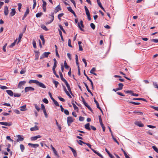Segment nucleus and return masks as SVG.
Here are the masks:
<instances>
[{"mask_svg":"<svg viewBox=\"0 0 158 158\" xmlns=\"http://www.w3.org/2000/svg\"><path fill=\"white\" fill-rule=\"evenodd\" d=\"M63 15H64V14L63 13L60 14H59L58 15V19L60 20L61 19V18H60Z\"/></svg>","mask_w":158,"mask_h":158,"instance_id":"51","label":"nucleus"},{"mask_svg":"<svg viewBox=\"0 0 158 158\" xmlns=\"http://www.w3.org/2000/svg\"><path fill=\"white\" fill-rule=\"evenodd\" d=\"M59 27L60 28V29L63 31V32L65 34L66 32H65V31L64 30L62 26L60 24H59Z\"/></svg>","mask_w":158,"mask_h":158,"instance_id":"36","label":"nucleus"},{"mask_svg":"<svg viewBox=\"0 0 158 158\" xmlns=\"http://www.w3.org/2000/svg\"><path fill=\"white\" fill-rule=\"evenodd\" d=\"M35 60H37L38 59L39 56V51H35Z\"/></svg>","mask_w":158,"mask_h":158,"instance_id":"24","label":"nucleus"},{"mask_svg":"<svg viewBox=\"0 0 158 158\" xmlns=\"http://www.w3.org/2000/svg\"><path fill=\"white\" fill-rule=\"evenodd\" d=\"M35 109L39 111L40 110V108L39 107V106H38L36 104H35Z\"/></svg>","mask_w":158,"mask_h":158,"instance_id":"50","label":"nucleus"},{"mask_svg":"<svg viewBox=\"0 0 158 158\" xmlns=\"http://www.w3.org/2000/svg\"><path fill=\"white\" fill-rule=\"evenodd\" d=\"M59 32L60 35V36L61 37V40L63 41H64V39H63V36H62V32L59 29Z\"/></svg>","mask_w":158,"mask_h":158,"instance_id":"31","label":"nucleus"},{"mask_svg":"<svg viewBox=\"0 0 158 158\" xmlns=\"http://www.w3.org/2000/svg\"><path fill=\"white\" fill-rule=\"evenodd\" d=\"M69 148L71 150L72 152H73L74 156L75 157H76L77 156V153L75 149H74L73 148H72V147H69Z\"/></svg>","mask_w":158,"mask_h":158,"instance_id":"11","label":"nucleus"},{"mask_svg":"<svg viewBox=\"0 0 158 158\" xmlns=\"http://www.w3.org/2000/svg\"><path fill=\"white\" fill-rule=\"evenodd\" d=\"M52 82L53 84H55L56 87L57 88V85L59 84L58 82L54 80H53Z\"/></svg>","mask_w":158,"mask_h":158,"instance_id":"28","label":"nucleus"},{"mask_svg":"<svg viewBox=\"0 0 158 158\" xmlns=\"http://www.w3.org/2000/svg\"><path fill=\"white\" fill-rule=\"evenodd\" d=\"M29 9L28 8L27 9L26 11L25 12L24 15H25L27 16V15L29 13Z\"/></svg>","mask_w":158,"mask_h":158,"instance_id":"57","label":"nucleus"},{"mask_svg":"<svg viewBox=\"0 0 158 158\" xmlns=\"http://www.w3.org/2000/svg\"><path fill=\"white\" fill-rule=\"evenodd\" d=\"M132 99L133 100H143V101H144L146 102H147L146 100L145 99L143 98H134Z\"/></svg>","mask_w":158,"mask_h":158,"instance_id":"27","label":"nucleus"},{"mask_svg":"<svg viewBox=\"0 0 158 158\" xmlns=\"http://www.w3.org/2000/svg\"><path fill=\"white\" fill-rule=\"evenodd\" d=\"M7 45V44L6 43L3 47V50L4 52H6V48Z\"/></svg>","mask_w":158,"mask_h":158,"instance_id":"58","label":"nucleus"},{"mask_svg":"<svg viewBox=\"0 0 158 158\" xmlns=\"http://www.w3.org/2000/svg\"><path fill=\"white\" fill-rule=\"evenodd\" d=\"M78 25L79 28H80V30L81 31H84V30L81 27H84V26L83 24V21L82 20H81L80 21V23H78Z\"/></svg>","mask_w":158,"mask_h":158,"instance_id":"5","label":"nucleus"},{"mask_svg":"<svg viewBox=\"0 0 158 158\" xmlns=\"http://www.w3.org/2000/svg\"><path fill=\"white\" fill-rule=\"evenodd\" d=\"M28 145L31 146V147L34 148H36L39 146V145L38 144H33L31 143H29Z\"/></svg>","mask_w":158,"mask_h":158,"instance_id":"17","label":"nucleus"},{"mask_svg":"<svg viewBox=\"0 0 158 158\" xmlns=\"http://www.w3.org/2000/svg\"><path fill=\"white\" fill-rule=\"evenodd\" d=\"M128 102L131 103H132V104H133L134 105H139L140 104V103L139 102H130V101H128Z\"/></svg>","mask_w":158,"mask_h":158,"instance_id":"46","label":"nucleus"},{"mask_svg":"<svg viewBox=\"0 0 158 158\" xmlns=\"http://www.w3.org/2000/svg\"><path fill=\"white\" fill-rule=\"evenodd\" d=\"M36 84L40 87L42 88H46V86L44 84L41 82H39L38 81H37Z\"/></svg>","mask_w":158,"mask_h":158,"instance_id":"9","label":"nucleus"},{"mask_svg":"<svg viewBox=\"0 0 158 158\" xmlns=\"http://www.w3.org/2000/svg\"><path fill=\"white\" fill-rule=\"evenodd\" d=\"M42 1L43 3V4L42 5V7H46V6L47 5V3L44 0H42Z\"/></svg>","mask_w":158,"mask_h":158,"instance_id":"43","label":"nucleus"},{"mask_svg":"<svg viewBox=\"0 0 158 158\" xmlns=\"http://www.w3.org/2000/svg\"><path fill=\"white\" fill-rule=\"evenodd\" d=\"M40 38L42 41V43L43 44H44L45 43V40L44 38V36L43 35H40Z\"/></svg>","mask_w":158,"mask_h":158,"instance_id":"41","label":"nucleus"},{"mask_svg":"<svg viewBox=\"0 0 158 158\" xmlns=\"http://www.w3.org/2000/svg\"><path fill=\"white\" fill-rule=\"evenodd\" d=\"M52 101L55 104L56 106H59V105L58 103L54 99V100H53Z\"/></svg>","mask_w":158,"mask_h":158,"instance_id":"42","label":"nucleus"},{"mask_svg":"<svg viewBox=\"0 0 158 158\" xmlns=\"http://www.w3.org/2000/svg\"><path fill=\"white\" fill-rule=\"evenodd\" d=\"M58 98L60 101L62 102H64L65 101L64 99L62 98H61L60 97H58Z\"/></svg>","mask_w":158,"mask_h":158,"instance_id":"59","label":"nucleus"},{"mask_svg":"<svg viewBox=\"0 0 158 158\" xmlns=\"http://www.w3.org/2000/svg\"><path fill=\"white\" fill-rule=\"evenodd\" d=\"M37 81H38L37 80H31L29 81V84L35 83L36 84L37 82Z\"/></svg>","mask_w":158,"mask_h":158,"instance_id":"26","label":"nucleus"},{"mask_svg":"<svg viewBox=\"0 0 158 158\" xmlns=\"http://www.w3.org/2000/svg\"><path fill=\"white\" fill-rule=\"evenodd\" d=\"M72 104L73 105V107H74V109L75 110H78V107L74 103H73V102H72Z\"/></svg>","mask_w":158,"mask_h":158,"instance_id":"35","label":"nucleus"},{"mask_svg":"<svg viewBox=\"0 0 158 158\" xmlns=\"http://www.w3.org/2000/svg\"><path fill=\"white\" fill-rule=\"evenodd\" d=\"M41 27L42 28L46 31H48V29L44 25H42L41 26Z\"/></svg>","mask_w":158,"mask_h":158,"instance_id":"29","label":"nucleus"},{"mask_svg":"<svg viewBox=\"0 0 158 158\" xmlns=\"http://www.w3.org/2000/svg\"><path fill=\"white\" fill-rule=\"evenodd\" d=\"M16 13L15 10L14 8L12 9L11 10V11L10 12V15L12 17L14 16Z\"/></svg>","mask_w":158,"mask_h":158,"instance_id":"10","label":"nucleus"},{"mask_svg":"<svg viewBox=\"0 0 158 158\" xmlns=\"http://www.w3.org/2000/svg\"><path fill=\"white\" fill-rule=\"evenodd\" d=\"M33 1L34 4H33V6L32 9H34L36 6V0H34V1Z\"/></svg>","mask_w":158,"mask_h":158,"instance_id":"49","label":"nucleus"},{"mask_svg":"<svg viewBox=\"0 0 158 158\" xmlns=\"http://www.w3.org/2000/svg\"><path fill=\"white\" fill-rule=\"evenodd\" d=\"M75 60H76V62L77 64V66L78 69H80L79 67V63L78 60V56L77 55H76L75 56Z\"/></svg>","mask_w":158,"mask_h":158,"instance_id":"15","label":"nucleus"},{"mask_svg":"<svg viewBox=\"0 0 158 158\" xmlns=\"http://www.w3.org/2000/svg\"><path fill=\"white\" fill-rule=\"evenodd\" d=\"M43 14V13L42 12L38 13L36 14V16L37 18H39Z\"/></svg>","mask_w":158,"mask_h":158,"instance_id":"40","label":"nucleus"},{"mask_svg":"<svg viewBox=\"0 0 158 158\" xmlns=\"http://www.w3.org/2000/svg\"><path fill=\"white\" fill-rule=\"evenodd\" d=\"M100 124V125L102 127V130H103V131L104 132L105 131V127H104V124H103V123H101Z\"/></svg>","mask_w":158,"mask_h":158,"instance_id":"48","label":"nucleus"},{"mask_svg":"<svg viewBox=\"0 0 158 158\" xmlns=\"http://www.w3.org/2000/svg\"><path fill=\"white\" fill-rule=\"evenodd\" d=\"M51 53L49 52H44L40 56V59H42L44 57H48V55L50 54Z\"/></svg>","mask_w":158,"mask_h":158,"instance_id":"3","label":"nucleus"},{"mask_svg":"<svg viewBox=\"0 0 158 158\" xmlns=\"http://www.w3.org/2000/svg\"><path fill=\"white\" fill-rule=\"evenodd\" d=\"M97 3H98V5L102 9H103V7L102 6L100 0H99V1H97Z\"/></svg>","mask_w":158,"mask_h":158,"instance_id":"32","label":"nucleus"},{"mask_svg":"<svg viewBox=\"0 0 158 158\" xmlns=\"http://www.w3.org/2000/svg\"><path fill=\"white\" fill-rule=\"evenodd\" d=\"M135 124L139 127H143L144 126V125L140 122L136 121L135 123Z\"/></svg>","mask_w":158,"mask_h":158,"instance_id":"13","label":"nucleus"},{"mask_svg":"<svg viewBox=\"0 0 158 158\" xmlns=\"http://www.w3.org/2000/svg\"><path fill=\"white\" fill-rule=\"evenodd\" d=\"M152 148L155 152L158 153V149L156 146H152Z\"/></svg>","mask_w":158,"mask_h":158,"instance_id":"45","label":"nucleus"},{"mask_svg":"<svg viewBox=\"0 0 158 158\" xmlns=\"http://www.w3.org/2000/svg\"><path fill=\"white\" fill-rule=\"evenodd\" d=\"M91 27L94 30L95 27V26L94 24L93 23H91L90 24Z\"/></svg>","mask_w":158,"mask_h":158,"instance_id":"47","label":"nucleus"},{"mask_svg":"<svg viewBox=\"0 0 158 158\" xmlns=\"http://www.w3.org/2000/svg\"><path fill=\"white\" fill-rule=\"evenodd\" d=\"M74 121V119L72 117H67V123L69 126L71 125V123Z\"/></svg>","mask_w":158,"mask_h":158,"instance_id":"2","label":"nucleus"},{"mask_svg":"<svg viewBox=\"0 0 158 158\" xmlns=\"http://www.w3.org/2000/svg\"><path fill=\"white\" fill-rule=\"evenodd\" d=\"M96 70H91L90 73H92L95 75H97V74L94 72Z\"/></svg>","mask_w":158,"mask_h":158,"instance_id":"52","label":"nucleus"},{"mask_svg":"<svg viewBox=\"0 0 158 158\" xmlns=\"http://www.w3.org/2000/svg\"><path fill=\"white\" fill-rule=\"evenodd\" d=\"M89 123H88L85 125V127L86 129L88 130H91V129L89 127Z\"/></svg>","mask_w":158,"mask_h":158,"instance_id":"25","label":"nucleus"},{"mask_svg":"<svg viewBox=\"0 0 158 158\" xmlns=\"http://www.w3.org/2000/svg\"><path fill=\"white\" fill-rule=\"evenodd\" d=\"M68 88V90H69V92L70 93V94L72 95H73V96H74V95H73V94L72 92V91H71V88H70V86L69 85H68V86H66Z\"/></svg>","mask_w":158,"mask_h":158,"instance_id":"34","label":"nucleus"},{"mask_svg":"<svg viewBox=\"0 0 158 158\" xmlns=\"http://www.w3.org/2000/svg\"><path fill=\"white\" fill-rule=\"evenodd\" d=\"M20 147L21 152H23L25 149L24 146L23 144H21L20 145Z\"/></svg>","mask_w":158,"mask_h":158,"instance_id":"30","label":"nucleus"},{"mask_svg":"<svg viewBox=\"0 0 158 158\" xmlns=\"http://www.w3.org/2000/svg\"><path fill=\"white\" fill-rule=\"evenodd\" d=\"M39 130V128L37 126H35L34 127H31L30 128V130L31 131H34Z\"/></svg>","mask_w":158,"mask_h":158,"instance_id":"16","label":"nucleus"},{"mask_svg":"<svg viewBox=\"0 0 158 158\" xmlns=\"http://www.w3.org/2000/svg\"><path fill=\"white\" fill-rule=\"evenodd\" d=\"M123 85L122 83H120L118 84V88H117V90H120L123 89Z\"/></svg>","mask_w":158,"mask_h":158,"instance_id":"18","label":"nucleus"},{"mask_svg":"<svg viewBox=\"0 0 158 158\" xmlns=\"http://www.w3.org/2000/svg\"><path fill=\"white\" fill-rule=\"evenodd\" d=\"M61 10V8L60 6L59 5H58L55 8V13H56L59 10Z\"/></svg>","mask_w":158,"mask_h":158,"instance_id":"20","label":"nucleus"},{"mask_svg":"<svg viewBox=\"0 0 158 158\" xmlns=\"http://www.w3.org/2000/svg\"><path fill=\"white\" fill-rule=\"evenodd\" d=\"M61 69H64V68L66 69H68L69 68V66L67 64L66 61H64V64L62 63L61 64Z\"/></svg>","mask_w":158,"mask_h":158,"instance_id":"1","label":"nucleus"},{"mask_svg":"<svg viewBox=\"0 0 158 158\" xmlns=\"http://www.w3.org/2000/svg\"><path fill=\"white\" fill-rule=\"evenodd\" d=\"M64 113L67 115H68L69 114V113L68 110H64Z\"/></svg>","mask_w":158,"mask_h":158,"instance_id":"63","label":"nucleus"},{"mask_svg":"<svg viewBox=\"0 0 158 158\" xmlns=\"http://www.w3.org/2000/svg\"><path fill=\"white\" fill-rule=\"evenodd\" d=\"M17 137L18 139H17L16 141L19 142V141H22L24 140V138L23 136H21L20 135H17Z\"/></svg>","mask_w":158,"mask_h":158,"instance_id":"6","label":"nucleus"},{"mask_svg":"<svg viewBox=\"0 0 158 158\" xmlns=\"http://www.w3.org/2000/svg\"><path fill=\"white\" fill-rule=\"evenodd\" d=\"M26 83V82L25 81H20L18 85V87L19 88H23V86Z\"/></svg>","mask_w":158,"mask_h":158,"instance_id":"4","label":"nucleus"},{"mask_svg":"<svg viewBox=\"0 0 158 158\" xmlns=\"http://www.w3.org/2000/svg\"><path fill=\"white\" fill-rule=\"evenodd\" d=\"M41 137V136L40 135H36L35 136L32 137L31 138V140H37L38 138H40Z\"/></svg>","mask_w":158,"mask_h":158,"instance_id":"14","label":"nucleus"},{"mask_svg":"<svg viewBox=\"0 0 158 158\" xmlns=\"http://www.w3.org/2000/svg\"><path fill=\"white\" fill-rule=\"evenodd\" d=\"M26 105H24L20 107L21 109L20 110L21 111H25L26 110Z\"/></svg>","mask_w":158,"mask_h":158,"instance_id":"21","label":"nucleus"},{"mask_svg":"<svg viewBox=\"0 0 158 158\" xmlns=\"http://www.w3.org/2000/svg\"><path fill=\"white\" fill-rule=\"evenodd\" d=\"M94 102L97 105V108H99L100 107L99 106V105L98 103V102L96 100L95 98H94Z\"/></svg>","mask_w":158,"mask_h":158,"instance_id":"33","label":"nucleus"},{"mask_svg":"<svg viewBox=\"0 0 158 158\" xmlns=\"http://www.w3.org/2000/svg\"><path fill=\"white\" fill-rule=\"evenodd\" d=\"M54 19V13H52V19L50 20V21L47 22L46 23V24H48L51 23Z\"/></svg>","mask_w":158,"mask_h":158,"instance_id":"23","label":"nucleus"},{"mask_svg":"<svg viewBox=\"0 0 158 158\" xmlns=\"http://www.w3.org/2000/svg\"><path fill=\"white\" fill-rule=\"evenodd\" d=\"M43 102L46 104H48V100L46 98H44L43 99Z\"/></svg>","mask_w":158,"mask_h":158,"instance_id":"62","label":"nucleus"},{"mask_svg":"<svg viewBox=\"0 0 158 158\" xmlns=\"http://www.w3.org/2000/svg\"><path fill=\"white\" fill-rule=\"evenodd\" d=\"M68 45L70 47H72V45H71V41L70 39H69L68 40Z\"/></svg>","mask_w":158,"mask_h":158,"instance_id":"55","label":"nucleus"},{"mask_svg":"<svg viewBox=\"0 0 158 158\" xmlns=\"http://www.w3.org/2000/svg\"><path fill=\"white\" fill-rule=\"evenodd\" d=\"M68 10L71 13H73L74 11L72 9L71 7H67Z\"/></svg>","mask_w":158,"mask_h":158,"instance_id":"54","label":"nucleus"},{"mask_svg":"<svg viewBox=\"0 0 158 158\" xmlns=\"http://www.w3.org/2000/svg\"><path fill=\"white\" fill-rule=\"evenodd\" d=\"M0 124L7 126H10L11 125L12 123L11 122H9V123L0 122Z\"/></svg>","mask_w":158,"mask_h":158,"instance_id":"7","label":"nucleus"},{"mask_svg":"<svg viewBox=\"0 0 158 158\" xmlns=\"http://www.w3.org/2000/svg\"><path fill=\"white\" fill-rule=\"evenodd\" d=\"M17 40V39H16L13 43H12L11 44L10 47H13L16 44V43Z\"/></svg>","mask_w":158,"mask_h":158,"instance_id":"44","label":"nucleus"},{"mask_svg":"<svg viewBox=\"0 0 158 158\" xmlns=\"http://www.w3.org/2000/svg\"><path fill=\"white\" fill-rule=\"evenodd\" d=\"M15 97H19L21 96L20 94H13Z\"/></svg>","mask_w":158,"mask_h":158,"instance_id":"60","label":"nucleus"},{"mask_svg":"<svg viewBox=\"0 0 158 158\" xmlns=\"http://www.w3.org/2000/svg\"><path fill=\"white\" fill-rule=\"evenodd\" d=\"M77 142L80 145H82V143L85 144V142H83L81 140H77Z\"/></svg>","mask_w":158,"mask_h":158,"instance_id":"37","label":"nucleus"},{"mask_svg":"<svg viewBox=\"0 0 158 158\" xmlns=\"http://www.w3.org/2000/svg\"><path fill=\"white\" fill-rule=\"evenodd\" d=\"M127 94H130L132 95L133 91L131 90L125 91H124Z\"/></svg>","mask_w":158,"mask_h":158,"instance_id":"53","label":"nucleus"},{"mask_svg":"<svg viewBox=\"0 0 158 158\" xmlns=\"http://www.w3.org/2000/svg\"><path fill=\"white\" fill-rule=\"evenodd\" d=\"M84 8L86 14L87 15H90L89 10L86 6H85Z\"/></svg>","mask_w":158,"mask_h":158,"instance_id":"22","label":"nucleus"},{"mask_svg":"<svg viewBox=\"0 0 158 158\" xmlns=\"http://www.w3.org/2000/svg\"><path fill=\"white\" fill-rule=\"evenodd\" d=\"M133 113H135V114H136L137 113L139 114L140 115H142L143 114V113L141 112L140 111H134Z\"/></svg>","mask_w":158,"mask_h":158,"instance_id":"61","label":"nucleus"},{"mask_svg":"<svg viewBox=\"0 0 158 158\" xmlns=\"http://www.w3.org/2000/svg\"><path fill=\"white\" fill-rule=\"evenodd\" d=\"M22 36H23L22 34H20L19 35V38H18V42L17 43H19L21 39L22 38Z\"/></svg>","mask_w":158,"mask_h":158,"instance_id":"39","label":"nucleus"},{"mask_svg":"<svg viewBox=\"0 0 158 158\" xmlns=\"http://www.w3.org/2000/svg\"><path fill=\"white\" fill-rule=\"evenodd\" d=\"M8 7L6 6H5L4 9V13L5 15L7 16L8 15Z\"/></svg>","mask_w":158,"mask_h":158,"instance_id":"12","label":"nucleus"},{"mask_svg":"<svg viewBox=\"0 0 158 158\" xmlns=\"http://www.w3.org/2000/svg\"><path fill=\"white\" fill-rule=\"evenodd\" d=\"M33 45V47L34 48H36V43L35 41V40H33L32 42Z\"/></svg>","mask_w":158,"mask_h":158,"instance_id":"56","label":"nucleus"},{"mask_svg":"<svg viewBox=\"0 0 158 158\" xmlns=\"http://www.w3.org/2000/svg\"><path fill=\"white\" fill-rule=\"evenodd\" d=\"M59 74L60 75L61 79L63 81H64V80H65L63 76L61 73L59 72Z\"/></svg>","mask_w":158,"mask_h":158,"instance_id":"38","label":"nucleus"},{"mask_svg":"<svg viewBox=\"0 0 158 158\" xmlns=\"http://www.w3.org/2000/svg\"><path fill=\"white\" fill-rule=\"evenodd\" d=\"M6 92L10 96H12L14 94L12 91L11 90H6Z\"/></svg>","mask_w":158,"mask_h":158,"instance_id":"19","label":"nucleus"},{"mask_svg":"<svg viewBox=\"0 0 158 158\" xmlns=\"http://www.w3.org/2000/svg\"><path fill=\"white\" fill-rule=\"evenodd\" d=\"M34 89L31 87H27L25 88V92H27L29 91H33Z\"/></svg>","mask_w":158,"mask_h":158,"instance_id":"8","label":"nucleus"},{"mask_svg":"<svg viewBox=\"0 0 158 158\" xmlns=\"http://www.w3.org/2000/svg\"><path fill=\"white\" fill-rule=\"evenodd\" d=\"M151 41L152 42H153L155 43H158V39H153L151 40Z\"/></svg>","mask_w":158,"mask_h":158,"instance_id":"64","label":"nucleus"}]
</instances>
